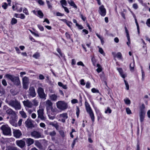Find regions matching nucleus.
Here are the masks:
<instances>
[{"label": "nucleus", "instance_id": "f257e3e1", "mask_svg": "<svg viewBox=\"0 0 150 150\" xmlns=\"http://www.w3.org/2000/svg\"><path fill=\"white\" fill-rule=\"evenodd\" d=\"M6 102L9 105L14 108L16 110H19L21 108L20 102L16 99L11 100L10 101L6 100Z\"/></svg>", "mask_w": 150, "mask_h": 150}, {"label": "nucleus", "instance_id": "f03ea898", "mask_svg": "<svg viewBox=\"0 0 150 150\" xmlns=\"http://www.w3.org/2000/svg\"><path fill=\"white\" fill-rule=\"evenodd\" d=\"M6 77L8 79L10 80L12 82L16 83L17 85H19L20 83L19 78L18 77L14 76L13 75L9 74L5 75Z\"/></svg>", "mask_w": 150, "mask_h": 150}, {"label": "nucleus", "instance_id": "7ed1b4c3", "mask_svg": "<svg viewBox=\"0 0 150 150\" xmlns=\"http://www.w3.org/2000/svg\"><path fill=\"white\" fill-rule=\"evenodd\" d=\"M3 134L4 135H11V128L7 125H3L1 127Z\"/></svg>", "mask_w": 150, "mask_h": 150}, {"label": "nucleus", "instance_id": "20e7f679", "mask_svg": "<svg viewBox=\"0 0 150 150\" xmlns=\"http://www.w3.org/2000/svg\"><path fill=\"white\" fill-rule=\"evenodd\" d=\"M3 110H6V113L11 116V117H16L17 115L15 112L11 108H8L6 105L4 106Z\"/></svg>", "mask_w": 150, "mask_h": 150}, {"label": "nucleus", "instance_id": "39448f33", "mask_svg": "<svg viewBox=\"0 0 150 150\" xmlns=\"http://www.w3.org/2000/svg\"><path fill=\"white\" fill-rule=\"evenodd\" d=\"M85 106L87 112L89 114L93 122L94 121V114L88 103H85Z\"/></svg>", "mask_w": 150, "mask_h": 150}, {"label": "nucleus", "instance_id": "423d86ee", "mask_svg": "<svg viewBox=\"0 0 150 150\" xmlns=\"http://www.w3.org/2000/svg\"><path fill=\"white\" fill-rule=\"evenodd\" d=\"M57 108L60 110H63L67 108V106L66 103L64 101H60L56 103Z\"/></svg>", "mask_w": 150, "mask_h": 150}, {"label": "nucleus", "instance_id": "0eeeda50", "mask_svg": "<svg viewBox=\"0 0 150 150\" xmlns=\"http://www.w3.org/2000/svg\"><path fill=\"white\" fill-rule=\"evenodd\" d=\"M37 92L40 98L42 99H46V95L44 92V89L41 87H39L38 90Z\"/></svg>", "mask_w": 150, "mask_h": 150}, {"label": "nucleus", "instance_id": "6e6552de", "mask_svg": "<svg viewBox=\"0 0 150 150\" xmlns=\"http://www.w3.org/2000/svg\"><path fill=\"white\" fill-rule=\"evenodd\" d=\"M38 118L42 120L45 121L46 119V117L44 116V110L43 109H39L37 111Z\"/></svg>", "mask_w": 150, "mask_h": 150}, {"label": "nucleus", "instance_id": "1a4fd4ad", "mask_svg": "<svg viewBox=\"0 0 150 150\" xmlns=\"http://www.w3.org/2000/svg\"><path fill=\"white\" fill-rule=\"evenodd\" d=\"M28 96L32 97H35L36 96V94L35 92L34 88L33 86H30L28 91Z\"/></svg>", "mask_w": 150, "mask_h": 150}, {"label": "nucleus", "instance_id": "9d476101", "mask_svg": "<svg viewBox=\"0 0 150 150\" xmlns=\"http://www.w3.org/2000/svg\"><path fill=\"white\" fill-rule=\"evenodd\" d=\"M57 117L60 118L59 120V121H61L63 123L65 122V120L68 117L67 114L66 113L60 114L58 115Z\"/></svg>", "mask_w": 150, "mask_h": 150}, {"label": "nucleus", "instance_id": "9b49d317", "mask_svg": "<svg viewBox=\"0 0 150 150\" xmlns=\"http://www.w3.org/2000/svg\"><path fill=\"white\" fill-rule=\"evenodd\" d=\"M31 136L35 139L41 138L42 137L41 133L36 131H33L31 132Z\"/></svg>", "mask_w": 150, "mask_h": 150}, {"label": "nucleus", "instance_id": "f8f14e48", "mask_svg": "<svg viewBox=\"0 0 150 150\" xmlns=\"http://www.w3.org/2000/svg\"><path fill=\"white\" fill-rule=\"evenodd\" d=\"M98 11L102 16H104L105 15L106 10L103 5H102L99 7Z\"/></svg>", "mask_w": 150, "mask_h": 150}, {"label": "nucleus", "instance_id": "ddd939ff", "mask_svg": "<svg viewBox=\"0 0 150 150\" xmlns=\"http://www.w3.org/2000/svg\"><path fill=\"white\" fill-rule=\"evenodd\" d=\"M13 133L14 136L16 138H19L22 135V133L19 129H13Z\"/></svg>", "mask_w": 150, "mask_h": 150}, {"label": "nucleus", "instance_id": "4468645a", "mask_svg": "<svg viewBox=\"0 0 150 150\" xmlns=\"http://www.w3.org/2000/svg\"><path fill=\"white\" fill-rule=\"evenodd\" d=\"M25 126L28 128H32L34 126L32 123V121L29 119H28L25 122Z\"/></svg>", "mask_w": 150, "mask_h": 150}, {"label": "nucleus", "instance_id": "2eb2a0df", "mask_svg": "<svg viewBox=\"0 0 150 150\" xmlns=\"http://www.w3.org/2000/svg\"><path fill=\"white\" fill-rule=\"evenodd\" d=\"M23 103L25 106L28 108H32L33 106L32 103L29 100H27L23 101Z\"/></svg>", "mask_w": 150, "mask_h": 150}, {"label": "nucleus", "instance_id": "dca6fc26", "mask_svg": "<svg viewBox=\"0 0 150 150\" xmlns=\"http://www.w3.org/2000/svg\"><path fill=\"white\" fill-rule=\"evenodd\" d=\"M140 120L141 122H142L144 120L145 115V111L143 110H141L139 113Z\"/></svg>", "mask_w": 150, "mask_h": 150}, {"label": "nucleus", "instance_id": "f3484780", "mask_svg": "<svg viewBox=\"0 0 150 150\" xmlns=\"http://www.w3.org/2000/svg\"><path fill=\"white\" fill-rule=\"evenodd\" d=\"M53 104L51 101L49 100H47L45 103V106L47 111L50 110V108L52 106Z\"/></svg>", "mask_w": 150, "mask_h": 150}, {"label": "nucleus", "instance_id": "a211bd4d", "mask_svg": "<svg viewBox=\"0 0 150 150\" xmlns=\"http://www.w3.org/2000/svg\"><path fill=\"white\" fill-rule=\"evenodd\" d=\"M16 143L18 146L21 148L23 147L25 145V142L22 140L17 141Z\"/></svg>", "mask_w": 150, "mask_h": 150}, {"label": "nucleus", "instance_id": "6ab92c4d", "mask_svg": "<svg viewBox=\"0 0 150 150\" xmlns=\"http://www.w3.org/2000/svg\"><path fill=\"white\" fill-rule=\"evenodd\" d=\"M112 54L114 57H117L119 59H121L122 58V55L120 52H118L117 54L115 52H112Z\"/></svg>", "mask_w": 150, "mask_h": 150}, {"label": "nucleus", "instance_id": "aec40b11", "mask_svg": "<svg viewBox=\"0 0 150 150\" xmlns=\"http://www.w3.org/2000/svg\"><path fill=\"white\" fill-rule=\"evenodd\" d=\"M26 141L28 146H30L34 143V140L31 138H28L26 139Z\"/></svg>", "mask_w": 150, "mask_h": 150}, {"label": "nucleus", "instance_id": "412c9836", "mask_svg": "<svg viewBox=\"0 0 150 150\" xmlns=\"http://www.w3.org/2000/svg\"><path fill=\"white\" fill-rule=\"evenodd\" d=\"M117 69L118 71L121 76L124 79L126 76V75L123 74V71L121 68H117Z\"/></svg>", "mask_w": 150, "mask_h": 150}, {"label": "nucleus", "instance_id": "4be33fe9", "mask_svg": "<svg viewBox=\"0 0 150 150\" xmlns=\"http://www.w3.org/2000/svg\"><path fill=\"white\" fill-rule=\"evenodd\" d=\"M14 117H10V120L9 121L10 123L13 126H16V120L13 119ZM15 117H14L15 118Z\"/></svg>", "mask_w": 150, "mask_h": 150}, {"label": "nucleus", "instance_id": "5701e85b", "mask_svg": "<svg viewBox=\"0 0 150 150\" xmlns=\"http://www.w3.org/2000/svg\"><path fill=\"white\" fill-rule=\"evenodd\" d=\"M50 98L52 100L56 101L57 100V96L55 94H53L50 96Z\"/></svg>", "mask_w": 150, "mask_h": 150}, {"label": "nucleus", "instance_id": "b1692460", "mask_svg": "<svg viewBox=\"0 0 150 150\" xmlns=\"http://www.w3.org/2000/svg\"><path fill=\"white\" fill-rule=\"evenodd\" d=\"M135 66V62L134 61H133V63H131L129 65V67L130 69V70L131 71H134V67Z\"/></svg>", "mask_w": 150, "mask_h": 150}, {"label": "nucleus", "instance_id": "393cba45", "mask_svg": "<svg viewBox=\"0 0 150 150\" xmlns=\"http://www.w3.org/2000/svg\"><path fill=\"white\" fill-rule=\"evenodd\" d=\"M33 104V106H37L38 105V102L36 98L33 99L32 102Z\"/></svg>", "mask_w": 150, "mask_h": 150}, {"label": "nucleus", "instance_id": "a878e982", "mask_svg": "<svg viewBox=\"0 0 150 150\" xmlns=\"http://www.w3.org/2000/svg\"><path fill=\"white\" fill-rule=\"evenodd\" d=\"M23 83H29V79L28 77L25 76L22 79Z\"/></svg>", "mask_w": 150, "mask_h": 150}, {"label": "nucleus", "instance_id": "bb28decb", "mask_svg": "<svg viewBox=\"0 0 150 150\" xmlns=\"http://www.w3.org/2000/svg\"><path fill=\"white\" fill-rule=\"evenodd\" d=\"M19 113L21 115V117L23 118H25L27 117L26 113L23 110L20 111L19 112Z\"/></svg>", "mask_w": 150, "mask_h": 150}, {"label": "nucleus", "instance_id": "cd10ccee", "mask_svg": "<svg viewBox=\"0 0 150 150\" xmlns=\"http://www.w3.org/2000/svg\"><path fill=\"white\" fill-rule=\"evenodd\" d=\"M58 84L59 86L62 87L64 89H67V87L66 85H63L61 82H58Z\"/></svg>", "mask_w": 150, "mask_h": 150}, {"label": "nucleus", "instance_id": "c85d7f7f", "mask_svg": "<svg viewBox=\"0 0 150 150\" xmlns=\"http://www.w3.org/2000/svg\"><path fill=\"white\" fill-rule=\"evenodd\" d=\"M68 3L71 6H73L74 8H75L76 9L77 8V7L75 4L74 2L73 1H68Z\"/></svg>", "mask_w": 150, "mask_h": 150}, {"label": "nucleus", "instance_id": "c756f323", "mask_svg": "<svg viewBox=\"0 0 150 150\" xmlns=\"http://www.w3.org/2000/svg\"><path fill=\"white\" fill-rule=\"evenodd\" d=\"M60 2L62 7H64V6H66L67 5V3L65 0H61L60 1Z\"/></svg>", "mask_w": 150, "mask_h": 150}, {"label": "nucleus", "instance_id": "7c9ffc66", "mask_svg": "<svg viewBox=\"0 0 150 150\" xmlns=\"http://www.w3.org/2000/svg\"><path fill=\"white\" fill-rule=\"evenodd\" d=\"M40 56V53L38 52L35 53L33 56V57L36 59H38Z\"/></svg>", "mask_w": 150, "mask_h": 150}, {"label": "nucleus", "instance_id": "2f4dec72", "mask_svg": "<svg viewBox=\"0 0 150 150\" xmlns=\"http://www.w3.org/2000/svg\"><path fill=\"white\" fill-rule=\"evenodd\" d=\"M17 22V21L16 19L14 18H13L12 19L11 21V25H13L16 23Z\"/></svg>", "mask_w": 150, "mask_h": 150}, {"label": "nucleus", "instance_id": "473e14b6", "mask_svg": "<svg viewBox=\"0 0 150 150\" xmlns=\"http://www.w3.org/2000/svg\"><path fill=\"white\" fill-rule=\"evenodd\" d=\"M37 12L39 17L40 18H42L43 17L44 15L42 11L40 10H39Z\"/></svg>", "mask_w": 150, "mask_h": 150}, {"label": "nucleus", "instance_id": "72a5a7b5", "mask_svg": "<svg viewBox=\"0 0 150 150\" xmlns=\"http://www.w3.org/2000/svg\"><path fill=\"white\" fill-rule=\"evenodd\" d=\"M5 93V89L2 87H0V94L2 96L4 95Z\"/></svg>", "mask_w": 150, "mask_h": 150}, {"label": "nucleus", "instance_id": "f704fd0d", "mask_svg": "<svg viewBox=\"0 0 150 150\" xmlns=\"http://www.w3.org/2000/svg\"><path fill=\"white\" fill-rule=\"evenodd\" d=\"M46 2L47 4L48 8L50 9H52V6L51 3L49 1L46 0Z\"/></svg>", "mask_w": 150, "mask_h": 150}, {"label": "nucleus", "instance_id": "c9c22d12", "mask_svg": "<svg viewBox=\"0 0 150 150\" xmlns=\"http://www.w3.org/2000/svg\"><path fill=\"white\" fill-rule=\"evenodd\" d=\"M135 23H136V25L137 26V31H138V33L139 34L140 33L139 27L138 23H137V20L136 19H135Z\"/></svg>", "mask_w": 150, "mask_h": 150}, {"label": "nucleus", "instance_id": "e433bc0d", "mask_svg": "<svg viewBox=\"0 0 150 150\" xmlns=\"http://www.w3.org/2000/svg\"><path fill=\"white\" fill-rule=\"evenodd\" d=\"M125 28L126 33L127 37V39H128L129 40V35L128 30L127 29V27L125 26Z\"/></svg>", "mask_w": 150, "mask_h": 150}, {"label": "nucleus", "instance_id": "4c0bfd02", "mask_svg": "<svg viewBox=\"0 0 150 150\" xmlns=\"http://www.w3.org/2000/svg\"><path fill=\"white\" fill-rule=\"evenodd\" d=\"M97 66L98 68L96 69V71L98 72L99 73L102 71V69L100 67V66L99 64H97Z\"/></svg>", "mask_w": 150, "mask_h": 150}, {"label": "nucleus", "instance_id": "58836bf2", "mask_svg": "<svg viewBox=\"0 0 150 150\" xmlns=\"http://www.w3.org/2000/svg\"><path fill=\"white\" fill-rule=\"evenodd\" d=\"M125 85L126 87V88L127 90H128L129 88V86L128 82L125 80H124Z\"/></svg>", "mask_w": 150, "mask_h": 150}, {"label": "nucleus", "instance_id": "ea45409f", "mask_svg": "<svg viewBox=\"0 0 150 150\" xmlns=\"http://www.w3.org/2000/svg\"><path fill=\"white\" fill-rule=\"evenodd\" d=\"M124 101L127 104H129L131 103L130 100L128 98H127L126 99H124Z\"/></svg>", "mask_w": 150, "mask_h": 150}, {"label": "nucleus", "instance_id": "a19ab883", "mask_svg": "<svg viewBox=\"0 0 150 150\" xmlns=\"http://www.w3.org/2000/svg\"><path fill=\"white\" fill-rule=\"evenodd\" d=\"M91 91L93 93H99L98 90L96 89L95 88H93L91 89Z\"/></svg>", "mask_w": 150, "mask_h": 150}, {"label": "nucleus", "instance_id": "79ce46f5", "mask_svg": "<svg viewBox=\"0 0 150 150\" xmlns=\"http://www.w3.org/2000/svg\"><path fill=\"white\" fill-rule=\"evenodd\" d=\"M52 126L54 127L57 129L59 128V125L57 123L55 124L52 123Z\"/></svg>", "mask_w": 150, "mask_h": 150}, {"label": "nucleus", "instance_id": "37998d69", "mask_svg": "<svg viewBox=\"0 0 150 150\" xmlns=\"http://www.w3.org/2000/svg\"><path fill=\"white\" fill-rule=\"evenodd\" d=\"M127 113L128 114H131V111L130 109L129 108H127L126 109Z\"/></svg>", "mask_w": 150, "mask_h": 150}, {"label": "nucleus", "instance_id": "c03bdc74", "mask_svg": "<svg viewBox=\"0 0 150 150\" xmlns=\"http://www.w3.org/2000/svg\"><path fill=\"white\" fill-rule=\"evenodd\" d=\"M49 134L52 137L56 135V133L55 131H53L50 132Z\"/></svg>", "mask_w": 150, "mask_h": 150}, {"label": "nucleus", "instance_id": "a18cd8bd", "mask_svg": "<svg viewBox=\"0 0 150 150\" xmlns=\"http://www.w3.org/2000/svg\"><path fill=\"white\" fill-rule=\"evenodd\" d=\"M146 24L148 26L150 27V18L148 19L146 22Z\"/></svg>", "mask_w": 150, "mask_h": 150}, {"label": "nucleus", "instance_id": "49530a36", "mask_svg": "<svg viewBox=\"0 0 150 150\" xmlns=\"http://www.w3.org/2000/svg\"><path fill=\"white\" fill-rule=\"evenodd\" d=\"M23 12L26 15H28L29 14L28 10L25 8H24L23 10Z\"/></svg>", "mask_w": 150, "mask_h": 150}, {"label": "nucleus", "instance_id": "de8ad7c7", "mask_svg": "<svg viewBox=\"0 0 150 150\" xmlns=\"http://www.w3.org/2000/svg\"><path fill=\"white\" fill-rule=\"evenodd\" d=\"M23 83V88L24 89H27L28 88V86L29 83Z\"/></svg>", "mask_w": 150, "mask_h": 150}, {"label": "nucleus", "instance_id": "09e8293b", "mask_svg": "<svg viewBox=\"0 0 150 150\" xmlns=\"http://www.w3.org/2000/svg\"><path fill=\"white\" fill-rule=\"evenodd\" d=\"M7 6L8 5L6 2L4 3L2 5V7L5 9H6Z\"/></svg>", "mask_w": 150, "mask_h": 150}, {"label": "nucleus", "instance_id": "8fccbe9b", "mask_svg": "<svg viewBox=\"0 0 150 150\" xmlns=\"http://www.w3.org/2000/svg\"><path fill=\"white\" fill-rule=\"evenodd\" d=\"M59 133L63 137H64V132L63 130H60L59 131Z\"/></svg>", "mask_w": 150, "mask_h": 150}, {"label": "nucleus", "instance_id": "3c124183", "mask_svg": "<svg viewBox=\"0 0 150 150\" xmlns=\"http://www.w3.org/2000/svg\"><path fill=\"white\" fill-rule=\"evenodd\" d=\"M111 111L110 108L108 107L107 108V109L105 111V113H107L108 112L109 113H110L111 112Z\"/></svg>", "mask_w": 150, "mask_h": 150}, {"label": "nucleus", "instance_id": "603ef678", "mask_svg": "<svg viewBox=\"0 0 150 150\" xmlns=\"http://www.w3.org/2000/svg\"><path fill=\"white\" fill-rule=\"evenodd\" d=\"M2 84L5 86H6L7 85V82L5 79H3L2 81Z\"/></svg>", "mask_w": 150, "mask_h": 150}, {"label": "nucleus", "instance_id": "864d4df0", "mask_svg": "<svg viewBox=\"0 0 150 150\" xmlns=\"http://www.w3.org/2000/svg\"><path fill=\"white\" fill-rule=\"evenodd\" d=\"M35 145L39 148L42 147L40 143L39 142H36L35 144Z\"/></svg>", "mask_w": 150, "mask_h": 150}, {"label": "nucleus", "instance_id": "5fc2aeb1", "mask_svg": "<svg viewBox=\"0 0 150 150\" xmlns=\"http://www.w3.org/2000/svg\"><path fill=\"white\" fill-rule=\"evenodd\" d=\"M80 111L79 109V108L78 107H77V110L76 111V114L77 117L78 118L79 115Z\"/></svg>", "mask_w": 150, "mask_h": 150}, {"label": "nucleus", "instance_id": "6e6d98bb", "mask_svg": "<svg viewBox=\"0 0 150 150\" xmlns=\"http://www.w3.org/2000/svg\"><path fill=\"white\" fill-rule=\"evenodd\" d=\"M38 26L40 30L42 31L44 30V28L42 26L40 25H38Z\"/></svg>", "mask_w": 150, "mask_h": 150}, {"label": "nucleus", "instance_id": "4d7b16f0", "mask_svg": "<svg viewBox=\"0 0 150 150\" xmlns=\"http://www.w3.org/2000/svg\"><path fill=\"white\" fill-rule=\"evenodd\" d=\"M8 150H18L15 147H10L8 148Z\"/></svg>", "mask_w": 150, "mask_h": 150}, {"label": "nucleus", "instance_id": "13d9d810", "mask_svg": "<svg viewBox=\"0 0 150 150\" xmlns=\"http://www.w3.org/2000/svg\"><path fill=\"white\" fill-rule=\"evenodd\" d=\"M133 7L135 9H137L138 8V6L137 4H134L133 5Z\"/></svg>", "mask_w": 150, "mask_h": 150}, {"label": "nucleus", "instance_id": "bf43d9fd", "mask_svg": "<svg viewBox=\"0 0 150 150\" xmlns=\"http://www.w3.org/2000/svg\"><path fill=\"white\" fill-rule=\"evenodd\" d=\"M76 25L80 29H82L83 28V27L81 25H79L78 23H76Z\"/></svg>", "mask_w": 150, "mask_h": 150}, {"label": "nucleus", "instance_id": "052dcab7", "mask_svg": "<svg viewBox=\"0 0 150 150\" xmlns=\"http://www.w3.org/2000/svg\"><path fill=\"white\" fill-rule=\"evenodd\" d=\"M51 111L52 112H55L57 111V109L56 108H54L52 106L51 108H50Z\"/></svg>", "mask_w": 150, "mask_h": 150}, {"label": "nucleus", "instance_id": "680f3d73", "mask_svg": "<svg viewBox=\"0 0 150 150\" xmlns=\"http://www.w3.org/2000/svg\"><path fill=\"white\" fill-rule=\"evenodd\" d=\"M77 64L78 65H81L83 67H84V65L83 64V63L81 61L78 62L77 63Z\"/></svg>", "mask_w": 150, "mask_h": 150}, {"label": "nucleus", "instance_id": "e2e57ef3", "mask_svg": "<svg viewBox=\"0 0 150 150\" xmlns=\"http://www.w3.org/2000/svg\"><path fill=\"white\" fill-rule=\"evenodd\" d=\"M57 52L59 53L60 55L61 56H62V54L61 53V51L60 49L58 48L57 49Z\"/></svg>", "mask_w": 150, "mask_h": 150}, {"label": "nucleus", "instance_id": "0e129e2a", "mask_svg": "<svg viewBox=\"0 0 150 150\" xmlns=\"http://www.w3.org/2000/svg\"><path fill=\"white\" fill-rule=\"evenodd\" d=\"M22 121L23 120L22 119H21L19 120L18 122V124L19 126H20L21 125Z\"/></svg>", "mask_w": 150, "mask_h": 150}, {"label": "nucleus", "instance_id": "69168bd1", "mask_svg": "<svg viewBox=\"0 0 150 150\" xmlns=\"http://www.w3.org/2000/svg\"><path fill=\"white\" fill-rule=\"evenodd\" d=\"M15 49L16 50V51L17 53L18 54H20L21 53V52L20 51V50L18 48V47H15Z\"/></svg>", "mask_w": 150, "mask_h": 150}, {"label": "nucleus", "instance_id": "338daca9", "mask_svg": "<svg viewBox=\"0 0 150 150\" xmlns=\"http://www.w3.org/2000/svg\"><path fill=\"white\" fill-rule=\"evenodd\" d=\"M63 8L64 9V11H65V12H66L67 13H69V9L67 7L64 6L63 7Z\"/></svg>", "mask_w": 150, "mask_h": 150}, {"label": "nucleus", "instance_id": "774afa93", "mask_svg": "<svg viewBox=\"0 0 150 150\" xmlns=\"http://www.w3.org/2000/svg\"><path fill=\"white\" fill-rule=\"evenodd\" d=\"M71 103H78V100L76 99H73L71 101Z\"/></svg>", "mask_w": 150, "mask_h": 150}]
</instances>
